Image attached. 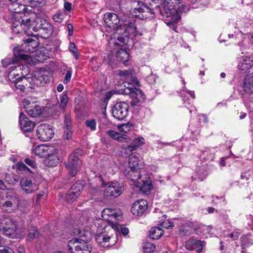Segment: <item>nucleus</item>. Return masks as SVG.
<instances>
[{"label":"nucleus","mask_w":253,"mask_h":253,"mask_svg":"<svg viewBox=\"0 0 253 253\" xmlns=\"http://www.w3.org/2000/svg\"><path fill=\"white\" fill-rule=\"evenodd\" d=\"M179 3V0H165L162 7L158 9L166 24L173 30H175L176 23L180 19L177 10Z\"/></svg>","instance_id":"1"},{"label":"nucleus","mask_w":253,"mask_h":253,"mask_svg":"<svg viewBox=\"0 0 253 253\" xmlns=\"http://www.w3.org/2000/svg\"><path fill=\"white\" fill-rule=\"evenodd\" d=\"M114 231V229L112 226H105L102 232L99 233L98 231L95 235V239L96 242L100 246L103 248H107L113 246L116 242L115 240L112 241L113 233Z\"/></svg>","instance_id":"2"},{"label":"nucleus","mask_w":253,"mask_h":253,"mask_svg":"<svg viewBox=\"0 0 253 253\" xmlns=\"http://www.w3.org/2000/svg\"><path fill=\"white\" fill-rule=\"evenodd\" d=\"M87 239L73 238L69 241L68 249L70 253H90L91 249L87 244Z\"/></svg>","instance_id":"3"},{"label":"nucleus","mask_w":253,"mask_h":253,"mask_svg":"<svg viewBox=\"0 0 253 253\" xmlns=\"http://www.w3.org/2000/svg\"><path fill=\"white\" fill-rule=\"evenodd\" d=\"M17 229L16 224L7 216L0 215V232L10 238H13Z\"/></svg>","instance_id":"4"},{"label":"nucleus","mask_w":253,"mask_h":253,"mask_svg":"<svg viewBox=\"0 0 253 253\" xmlns=\"http://www.w3.org/2000/svg\"><path fill=\"white\" fill-rule=\"evenodd\" d=\"M162 0H144V2L138 1V7L134 9L133 12L139 13L148 12L153 14L155 9L160 8L159 4Z\"/></svg>","instance_id":"5"},{"label":"nucleus","mask_w":253,"mask_h":253,"mask_svg":"<svg viewBox=\"0 0 253 253\" xmlns=\"http://www.w3.org/2000/svg\"><path fill=\"white\" fill-rule=\"evenodd\" d=\"M136 20L133 18H125L122 19V23L120 24V28L125 29L124 33L127 36L128 34L136 36H142V34L139 32L137 28Z\"/></svg>","instance_id":"6"},{"label":"nucleus","mask_w":253,"mask_h":253,"mask_svg":"<svg viewBox=\"0 0 253 253\" xmlns=\"http://www.w3.org/2000/svg\"><path fill=\"white\" fill-rule=\"evenodd\" d=\"M83 151L80 149L75 150L69 156L67 162L65 163L70 174L75 176L77 173L79 166V156L83 154Z\"/></svg>","instance_id":"7"},{"label":"nucleus","mask_w":253,"mask_h":253,"mask_svg":"<svg viewBox=\"0 0 253 253\" xmlns=\"http://www.w3.org/2000/svg\"><path fill=\"white\" fill-rule=\"evenodd\" d=\"M124 92L125 94H129L132 99L130 102V105L132 106H135L139 103H143L145 99V96L143 92L140 89L134 87L133 85L126 87Z\"/></svg>","instance_id":"8"},{"label":"nucleus","mask_w":253,"mask_h":253,"mask_svg":"<svg viewBox=\"0 0 253 253\" xmlns=\"http://www.w3.org/2000/svg\"><path fill=\"white\" fill-rule=\"evenodd\" d=\"M33 30L35 32L39 31L42 37L44 39L49 37L53 32L51 24L47 20L40 18L37 19V25L33 27Z\"/></svg>","instance_id":"9"},{"label":"nucleus","mask_w":253,"mask_h":253,"mask_svg":"<svg viewBox=\"0 0 253 253\" xmlns=\"http://www.w3.org/2000/svg\"><path fill=\"white\" fill-rule=\"evenodd\" d=\"M23 106L31 117H39L42 113L41 107L35 102L32 101L31 98H27L24 100Z\"/></svg>","instance_id":"10"},{"label":"nucleus","mask_w":253,"mask_h":253,"mask_svg":"<svg viewBox=\"0 0 253 253\" xmlns=\"http://www.w3.org/2000/svg\"><path fill=\"white\" fill-rule=\"evenodd\" d=\"M128 106L125 102L116 103L112 109L113 116L118 120H123L127 116Z\"/></svg>","instance_id":"11"},{"label":"nucleus","mask_w":253,"mask_h":253,"mask_svg":"<svg viewBox=\"0 0 253 253\" xmlns=\"http://www.w3.org/2000/svg\"><path fill=\"white\" fill-rule=\"evenodd\" d=\"M124 186L122 183L112 182L105 189L104 194L108 198H117L123 192Z\"/></svg>","instance_id":"12"},{"label":"nucleus","mask_w":253,"mask_h":253,"mask_svg":"<svg viewBox=\"0 0 253 253\" xmlns=\"http://www.w3.org/2000/svg\"><path fill=\"white\" fill-rule=\"evenodd\" d=\"M39 44V40L35 36H31L23 40L21 50L26 53H33Z\"/></svg>","instance_id":"13"},{"label":"nucleus","mask_w":253,"mask_h":253,"mask_svg":"<svg viewBox=\"0 0 253 253\" xmlns=\"http://www.w3.org/2000/svg\"><path fill=\"white\" fill-rule=\"evenodd\" d=\"M53 134L52 129L47 125L41 124L37 128V135L41 141H48L53 137Z\"/></svg>","instance_id":"14"},{"label":"nucleus","mask_w":253,"mask_h":253,"mask_svg":"<svg viewBox=\"0 0 253 253\" xmlns=\"http://www.w3.org/2000/svg\"><path fill=\"white\" fill-rule=\"evenodd\" d=\"M84 189L83 184L80 182H77L71 187L66 195V200L68 203L75 201L80 195L81 191Z\"/></svg>","instance_id":"15"},{"label":"nucleus","mask_w":253,"mask_h":253,"mask_svg":"<svg viewBox=\"0 0 253 253\" xmlns=\"http://www.w3.org/2000/svg\"><path fill=\"white\" fill-rule=\"evenodd\" d=\"M104 21L107 26L109 27L112 28L117 31L119 30L120 25L121 22L119 17L114 13H107L104 15Z\"/></svg>","instance_id":"16"},{"label":"nucleus","mask_w":253,"mask_h":253,"mask_svg":"<svg viewBox=\"0 0 253 253\" xmlns=\"http://www.w3.org/2000/svg\"><path fill=\"white\" fill-rule=\"evenodd\" d=\"M19 122L20 128L23 133L32 132L35 126V123L30 120L22 112L20 114Z\"/></svg>","instance_id":"17"},{"label":"nucleus","mask_w":253,"mask_h":253,"mask_svg":"<svg viewBox=\"0 0 253 253\" xmlns=\"http://www.w3.org/2000/svg\"><path fill=\"white\" fill-rule=\"evenodd\" d=\"M59 150L51 147L50 152L48 153L44 160L46 166L49 167L57 166L59 161Z\"/></svg>","instance_id":"18"},{"label":"nucleus","mask_w":253,"mask_h":253,"mask_svg":"<svg viewBox=\"0 0 253 253\" xmlns=\"http://www.w3.org/2000/svg\"><path fill=\"white\" fill-rule=\"evenodd\" d=\"M104 183L100 175H95L89 180V192L92 194H96L98 190L104 186Z\"/></svg>","instance_id":"19"},{"label":"nucleus","mask_w":253,"mask_h":253,"mask_svg":"<svg viewBox=\"0 0 253 253\" xmlns=\"http://www.w3.org/2000/svg\"><path fill=\"white\" fill-rule=\"evenodd\" d=\"M102 216L107 220L110 218L119 220L122 218V212L118 209L106 208L102 211Z\"/></svg>","instance_id":"20"},{"label":"nucleus","mask_w":253,"mask_h":253,"mask_svg":"<svg viewBox=\"0 0 253 253\" xmlns=\"http://www.w3.org/2000/svg\"><path fill=\"white\" fill-rule=\"evenodd\" d=\"M147 202L144 200H141L135 202L132 206L131 212L135 216H140L147 209Z\"/></svg>","instance_id":"21"},{"label":"nucleus","mask_w":253,"mask_h":253,"mask_svg":"<svg viewBox=\"0 0 253 253\" xmlns=\"http://www.w3.org/2000/svg\"><path fill=\"white\" fill-rule=\"evenodd\" d=\"M20 186L26 194H31L38 189V186L33 183L32 181L27 178H22L20 181Z\"/></svg>","instance_id":"22"},{"label":"nucleus","mask_w":253,"mask_h":253,"mask_svg":"<svg viewBox=\"0 0 253 253\" xmlns=\"http://www.w3.org/2000/svg\"><path fill=\"white\" fill-rule=\"evenodd\" d=\"M72 119L69 114H66L64 119V138L68 140L72 134Z\"/></svg>","instance_id":"23"},{"label":"nucleus","mask_w":253,"mask_h":253,"mask_svg":"<svg viewBox=\"0 0 253 253\" xmlns=\"http://www.w3.org/2000/svg\"><path fill=\"white\" fill-rule=\"evenodd\" d=\"M240 92L242 94H249L253 92V76L245 78L241 86Z\"/></svg>","instance_id":"24"},{"label":"nucleus","mask_w":253,"mask_h":253,"mask_svg":"<svg viewBox=\"0 0 253 253\" xmlns=\"http://www.w3.org/2000/svg\"><path fill=\"white\" fill-rule=\"evenodd\" d=\"M124 173L126 176L133 181L135 185L140 183L141 177L140 169H126Z\"/></svg>","instance_id":"25"},{"label":"nucleus","mask_w":253,"mask_h":253,"mask_svg":"<svg viewBox=\"0 0 253 253\" xmlns=\"http://www.w3.org/2000/svg\"><path fill=\"white\" fill-rule=\"evenodd\" d=\"M205 245L204 241L191 239L186 244V248L189 250H195L198 253L202 252L203 247Z\"/></svg>","instance_id":"26"},{"label":"nucleus","mask_w":253,"mask_h":253,"mask_svg":"<svg viewBox=\"0 0 253 253\" xmlns=\"http://www.w3.org/2000/svg\"><path fill=\"white\" fill-rule=\"evenodd\" d=\"M9 79L15 83V86L17 89H20L22 92H25L28 89L25 84L21 80V77H19L18 74H12L10 72L8 76Z\"/></svg>","instance_id":"27"},{"label":"nucleus","mask_w":253,"mask_h":253,"mask_svg":"<svg viewBox=\"0 0 253 253\" xmlns=\"http://www.w3.org/2000/svg\"><path fill=\"white\" fill-rule=\"evenodd\" d=\"M138 156L135 154H131L129 157L128 165L127 169H140L143 168V164L140 163Z\"/></svg>","instance_id":"28"},{"label":"nucleus","mask_w":253,"mask_h":253,"mask_svg":"<svg viewBox=\"0 0 253 253\" xmlns=\"http://www.w3.org/2000/svg\"><path fill=\"white\" fill-rule=\"evenodd\" d=\"M51 148V147L45 145H39L35 147L33 150V152L40 157L45 158L48 153L50 152Z\"/></svg>","instance_id":"29"},{"label":"nucleus","mask_w":253,"mask_h":253,"mask_svg":"<svg viewBox=\"0 0 253 253\" xmlns=\"http://www.w3.org/2000/svg\"><path fill=\"white\" fill-rule=\"evenodd\" d=\"M9 2L8 4V7L10 11L17 13H21L24 11L25 6L24 4H22L21 1H15Z\"/></svg>","instance_id":"30"},{"label":"nucleus","mask_w":253,"mask_h":253,"mask_svg":"<svg viewBox=\"0 0 253 253\" xmlns=\"http://www.w3.org/2000/svg\"><path fill=\"white\" fill-rule=\"evenodd\" d=\"M8 200L5 201L3 203H0V207L1 209L6 212L10 213L13 211V203L12 200H14L15 196L13 197L10 196L6 197Z\"/></svg>","instance_id":"31"},{"label":"nucleus","mask_w":253,"mask_h":253,"mask_svg":"<svg viewBox=\"0 0 253 253\" xmlns=\"http://www.w3.org/2000/svg\"><path fill=\"white\" fill-rule=\"evenodd\" d=\"M253 65V60L250 57L246 56L243 58L242 61L239 64V68L241 70L246 71L250 70Z\"/></svg>","instance_id":"32"},{"label":"nucleus","mask_w":253,"mask_h":253,"mask_svg":"<svg viewBox=\"0 0 253 253\" xmlns=\"http://www.w3.org/2000/svg\"><path fill=\"white\" fill-rule=\"evenodd\" d=\"M149 233V235L151 239L158 240L163 235V231L162 229L159 227H154L151 228Z\"/></svg>","instance_id":"33"},{"label":"nucleus","mask_w":253,"mask_h":253,"mask_svg":"<svg viewBox=\"0 0 253 253\" xmlns=\"http://www.w3.org/2000/svg\"><path fill=\"white\" fill-rule=\"evenodd\" d=\"M107 134L112 138L119 142H123L126 139L125 135L122 134L113 130H109L107 131Z\"/></svg>","instance_id":"34"},{"label":"nucleus","mask_w":253,"mask_h":253,"mask_svg":"<svg viewBox=\"0 0 253 253\" xmlns=\"http://www.w3.org/2000/svg\"><path fill=\"white\" fill-rule=\"evenodd\" d=\"M135 186L144 193L149 192L152 189V185L151 184L148 183L147 181L142 180L140 181V183L136 184Z\"/></svg>","instance_id":"35"},{"label":"nucleus","mask_w":253,"mask_h":253,"mask_svg":"<svg viewBox=\"0 0 253 253\" xmlns=\"http://www.w3.org/2000/svg\"><path fill=\"white\" fill-rule=\"evenodd\" d=\"M116 57L118 61L125 63L129 59V54L126 50L121 49L117 52Z\"/></svg>","instance_id":"36"},{"label":"nucleus","mask_w":253,"mask_h":253,"mask_svg":"<svg viewBox=\"0 0 253 253\" xmlns=\"http://www.w3.org/2000/svg\"><path fill=\"white\" fill-rule=\"evenodd\" d=\"M32 21L30 19H27L25 20H22L20 21L21 28H22V30L24 33H26L28 30L31 28L33 29V27L34 26L32 25Z\"/></svg>","instance_id":"37"},{"label":"nucleus","mask_w":253,"mask_h":253,"mask_svg":"<svg viewBox=\"0 0 253 253\" xmlns=\"http://www.w3.org/2000/svg\"><path fill=\"white\" fill-rule=\"evenodd\" d=\"M34 76L37 78V80L39 81L38 83L40 84H37L38 86L43 85L48 80L47 77L41 72H37Z\"/></svg>","instance_id":"38"},{"label":"nucleus","mask_w":253,"mask_h":253,"mask_svg":"<svg viewBox=\"0 0 253 253\" xmlns=\"http://www.w3.org/2000/svg\"><path fill=\"white\" fill-rule=\"evenodd\" d=\"M39 236V231L35 226H31L29 229V233L28 234V239L29 240H33L37 239Z\"/></svg>","instance_id":"39"},{"label":"nucleus","mask_w":253,"mask_h":253,"mask_svg":"<svg viewBox=\"0 0 253 253\" xmlns=\"http://www.w3.org/2000/svg\"><path fill=\"white\" fill-rule=\"evenodd\" d=\"M30 206V204L29 201L25 199L19 200L17 203L18 208L23 211H27Z\"/></svg>","instance_id":"40"},{"label":"nucleus","mask_w":253,"mask_h":253,"mask_svg":"<svg viewBox=\"0 0 253 253\" xmlns=\"http://www.w3.org/2000/svg\"><path fill=\"white\" fill-rule=\"evenodd\" d=\"M11 29L12 32L16 34H19L22 33L23 30L21 28V25H20V21H16L13 22Z\"/></svg>","instance_id":"41"},{"label":"nucleus","mask_w":253,"mask_h":253,"mask_svg":"<svg viewBox=\"0 0 253 253\" xmlns=\"http://www.w3.org/2000/svg\"><path fill=\"white\" fill-rule=\"evenodd\" d=\"M155 245L153 243L147 242L143 246L144 252L145 253H151L154 251Z\"/></svg>","instance_id":"42"},{"label":"nucleus","mask_w":253,"mask_h":253,"mask_svg":"<svg viewBox=\"0 0 253 253\" xmlns=\"http://www.w3.org/2000/svg\"><path fill=\"white\" fill-rule=\"evenodd\" d=\"M71 232L73 235L79 236L80 238H82L83 239H86L84 232L79 228H73Z\"/></svg>","instance_id":"43"},{"label":"nucleus","mask_w":253,"mask_h":253,"mask_svg":"<svg viewBox=\"0 0 253 253\" xmlns=\"http://www.w3.org/2000/svg\"><path fill=\"white\" fill-rule=\"evenodd\" d=\"M65 17V14L61 12H57L53 16V20L58 23H60L62 22Z\"/></svg>","instance_id":"44"},{"label":"nucleus","mask_w":253,"mask_h":253,"mask_svg":"<svg viewBox=\"0 0 253 253\" xmlns=\"http://www.w3.org/2000/svg\"><path fill=\"white\" fill-rule=\"evenodd\" d=\"M68 100H69V98H68V97L67 96V94H66L65 93H63L61 94V95L60 96V102H61L60 106H61V108H62L63 109H65V108L66 107V105L68 102Z\"/></svg>","instance_id":"45"},{"label":"nucleus","mask_w":253,"mask_h":253,"mask_svg":"<svg viewBox=\"0 0 253 253\" xmlns=\"http://www.w3.org/2000/svg\"><path fill=\"white\" fill-rule=\"evenodd\" d=\"M69 49L71 52L73 53L74 55L75 58L76 59H78L79 54L78 53V50L77 47L74 43H71L69 46Z\"/></svg>","instance_id":"46"},{"label":"nucleus","mask_w":253,"mask_h":253,"mask_svg":"<svg viewBox=\"0 0 253 253\" xmlns=\"http://www.w3.org/2000/svg\"><path fill=\"white\" fill-rule=\"evenodd\" d=\"M86 126L89 127L91 130H95L96 129V121L94 119L91 120H87L85 122Z\"/></svg>","instance_id":"47"},{"label":"nucleus","mask_w":253,"mask_h":253,"mask_svg":"<svg viewBox=\"0 0 253 253\" xmlns=\"http://www.w3.org/2000/svg\"><path fill=\"white\" fill-rule=\"evenodd\" d=\"M253 244V242L252 240L250 238H249L248 237H244L243 238L241 244L242 247H248L252 245Z\"/></svg>","instance_id":"48"},{"label":"nucleus","mask_w":253,"mask_h":253,"mask_svg":"<svg viewBox=\"0 0 253 253\" xmlns=\"http://www.w3.org/2000/svg\"><path fill=\"white\" fill-rule=\"evenodd\" d=\"M161 226L163 228L170 229L173 226V224L169 220H165L161 223Z\"/></svg>","instance_id":"49"},{"label":"nucleus","mask_w":253,"mask_h":253,"mask_svg":"<svg viewBox=\"0 0 253 253\" xmlns=\"http://www.w3.org/2000/svg\"><path fill=\"white\" fill-rule=\"evenodd\" d=\"M21 80L23 82V84H25L27 88H32L31 84H30V82L32 81V79H30V77L26 78L25 76H23L22 78L21 77Z\"/></svg>","instance_id":"50"},{"label":"nucleus","mask_w":253,"mask_h":253,"mask_svg":"<svg viewBox=\"0 0 253 253\" xmlns=\"http://www.w3.org/2000/svg\"><path fill=\"white\" fill-rule=\"evenodd\" d=\"M72 71L71 69L67 70V73L66 74V75H65V78L63 80V83L64 84H67V83H68L70 82V81L71 80V76H72Z\"/></svg>","instance_id":"51"},{"label":"nucleus","mask_w":253,"mask_h":253,"mask_svg":"<svg viewBox=\"0 0 253 253\" xmlns=\"http://www.w3.org/2000/svg\"><path fill=\"white\" fill-rule=\"evenodd\" d=\"M125 38L123 37H118L117 41L114 42L115 45H123L125 44Z\"/></svg>","instance_id":"52"},{"label":"nucleus","mask_w":253,"mask_h":253,"mask_svg":"<svg viewBox=\"0 0 253 253\" xmlns=\"http://www.w3.org/2000/svg\"><path fill=\"white\" fill-rule=\"evenodd\" d=\"M113 57V53H109L106 57H105L103 60L104 63L107 64L110 66H112V58Z\"/></svg>","instance_id":"53"},{"label":"nucleus","mask_w":253,"mask_h":253,"mask_svg":"<svg viewBox=\"0 0 253 253\" xmlns=\"http://www.w3.org/2000/svg\"><path fill=\"white\" fill-rule=\"evenodd\" d=\"M24 162L32 168H35L36 167V163L35 162L30 158H27L25 159Z\"/></svg>","instance_id":"54"},{"label":"nucleus","mask_w":253,"mask_h":253,"mask_svg":"<svg viewBox=\"0 0 253 253\" xmlns=\"http://www.w3.org/2000/svg\"><path fill=\"white\" fill-rule=\"evenodd\" d=\"M118 75L120 77H124L128 78L130 75V72L129 70H119Z\"/></svg>","instance_id":"55"},{"label":"nucleus","mask_w":253,"mask_h":253,"mask_svg":"<svg viewBox=\"0 0 253 253\" xmlns=\"http://www.w3.org/2000/svg\"><path fill=\"white\" fill-rule=\"evenodd\" d=\"M17 168L19 170L22 171H30V169L24 163H18L17 165Z\"/></svg>","instance_id":"56"},{"label":"nucleus","mask_w":253,"mask_h":253,"mask_svg":"<svg viewBox=\"0 0 253 253\" xmlns=\"http://www.w3.org/2000/svg\"><path fill=\"white\" fill-rule=\"evenodd\" d=\"M178 9L179 12H186L188 11L189 9V7L188 5H181V6L179 5V4L177 6V9Z\"/></svg>","instance_id":"57"},{"label":"nucleus","mask_w":253,"mask_h":253,"mask_svg":"<svg viewBox=\"0 0 253 253\" xmlns=\"http://www.w3.org/2000/svg\"><path fill=\"white\" fill-rule=\"evenodd\" d=\"M131 125L129 123L125 124L122 125L120 129L121 131L126 132L129 130V128L131 126Z\"/></svg>","instance_id":"58"},{"label":"nucleus","mask_w":253,"mask_h":253,"mask_svg":"<svg viewBox=\"0 0 253 253\" xmlns=\"http://www.w3.org/2000/svg\"><path fill=\"white\" fill-rule=\"evenodd\" d=\"M0 253H14V252L9 247H3L1 249H0Z\"/></svg>","instance_id":"59"},{"label":"nucleus","mask_w":253,"mask_h":253,"mask_svg":"<svg viewBox=\"0 0 253 253\" xmlns=\"http://www.w3.org/2000/svg\"><path fill=\"white\" fill-rule=\"evenodd\" d=\"M143 140V138H136L132 142L137 147L142 145L143 144V142L142 140Z\"/></svg>","instance_id":"60"},{"label":"nucleus","mask_w":253,"mask_h":253,"mask_svg":"<svg viewBox=\"0 0 253 253\" xmlns=\"http://www.w3.org/2000/svg\"><path fill=\"white\" fill-rule=\"evenodd\" d=\"M129 78H130L131 84L136 85H137V86L139 85V82L136 77H133L131 75H130V76Z\"/></svg>","instance_id":"61"},{"label":"nucleus","mask_w":253,"mask_h":253,"mask_svg":"<svg viewBox=\"0 0 253 253\" xmlns=\"http://www.w3.org/2000/svg\"><path fill=\"white\" fill-rule=\"evenodd\" d=\"M30 79H32V81L30 82V84H31L32 88H34L36 85L37 86L39 81L37 80V78L34 76L30 77ZM39 84H40L39 83Z\"/></svg>","instance_id":"62"},{"label":"nucleus","mask_w":253,"mask_h":253,"mask_svg":"<svg viewBox=\"0 0 253 253\" xmlns=\"http://www.w3.org/2000/svg\"><path fill=\"white\" fill-rule=\"evenodd\" d=\"M64 8L66 11H70L72 9L71 3L68 1L65 2L64 4Z\"/></svg>","instance_id":"63"},{"label":"nucleus","mask_w":253,"mask_h":253,"mask_svg":"<svg viewBox=\"0 0 253 253\" xmlns=\"http://www.w3.org/2000/svg\"><path fill=\"white\" fill-rule=\"evenodd\" d=\"M240 235V233L238 231L234 232L230 234V237L233 240H235L238 239Z\"/></svg>","instance_id":"64"}]
</instances>
